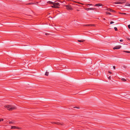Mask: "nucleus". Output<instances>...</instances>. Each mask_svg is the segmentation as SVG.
Returning a JSON list of instances; mask_svg holds the SVG:
<instances>
[{
  "mask_svg": "<svg viewBox=\"0 0 130 130\" xmlns=\"http://www.w3.org/2000/svg\"><path fill=\"white\" fill-rule=\"evenodd\" d=\"M4 107L7 108L8 110L12 111L14 109H16V107L15 106L11 105H5Z\"/></svg>",
  "mask_w": 130,
  "mask_h": 130,
  "instance_id": "f257e3e1",
  "label": "nucleus"
},
{
  "mask_svg": "<svg viewBox=\"0 0 130 130\" xmlns=\"http://www.w3.org/2000/svg\"><path fill=\"white\" fill-rule=\"evenodd\" d=\"M82 5H83V6H82V7H83L85 9V8H87L89 7L90 6L92 5L91 4H84L82 3Z\"/></svg>",
  "mask_w": 130,
  "mask_h": 130,
  "instance_id": "f03ea898",
  "label": "nucleus"
},
{
  "mask_svg": "<svg viewBox=\"0 0 130 130\" xmlns=\"http://www.w3.org/2000/svg\"><path fill=\"white\" fill-rule=\"evenodd\" d=\"M125 2V0H120L119 2L114 3L116 4H122Z\"/></svg>",
  "mask_w": 130,
  "mask_h": 130,
  "instance_id": "7ed1b4c3",
  "label": "nucleus"
},
{
  "mask_svg": "<svg viewBox=\"0 0 130 130\" xmlns=\"http://www.w3.org/2000/svg\"><path fill=\"white\" fill-rule=\"evenodd\" d=\"M65 6L66 7V9L69 10H72L73 9L70 6H68V5H65Z\"/></svg>",
  "mask_w": 130,
  "mask_h": 130,
  "instance_id": "20e7f679",
  "label": "nucleus"
},
{
  "mask_svg": "<svg viewBox=\"0 0 130 130\" xmlns=\"http://www.w3.org/2000/svg\"><path fill=\"white\" fill-rule=\"evenodd\" d=\"M11 129H21V127H17L15 126H12Z\"/></svg>",
  "mask_w": 130,
  "mask_h": 130,
  "instance_id": "39448f33",
  "label": "nucleus"
},
{
  "mask_svg": "<svg viewBox=\"0 0 130 130\" xmlns=\"http://www.w3.org/2000/svg\"><path fill=\"white\" fill-rule=\"evenodd\" d=\"M56 7H57L58 8H59V6H60V4L58 3L54 2V4Z\"/></svg>",
  "mask_w": 130,
  "mask_h": 130,
  "instance_id": "423d86ee",
  "label": "nucleus"
},
{
  "mask_svg": "<svg viewBox=\"0 0 130 130\" xmlns=\"http://www.w3.org/2000/svg\"><path fill=\"white\" fill-rule=\"evenodd\" d=\"M121 47V46L120 45H117L115 46L113 48L114 50L118 49H120Z\"/></svg>",
  "mask_w": 130,
  "mask_h": 130,
  "instance_id": "0eeeda50",
  "label": "nucleus"
},
{
  "mask_svg": "<svg viewBox=\"0 0 130 130\" xmlns=\"http://www.w3.org/2000/svg\"><path fill=\"white\" fill-rule=\"evenodd\" d=\"M85 10H87V11L89 10H93L95 9V8H85L84 9Z\"/></svg>",
  "mask_w": 130,
  "mask_h": 130,
  "instance_id": "6e6552de",
  "label": "nucleus"
},
{
  "mask_svg": "<svg viewBox=\"0 0 130 130\" xmlns=\"http://www.w3.org/2000/svg\"><path fill=\"white\" fill-rule=\"evenodd\" d=\"M54 123L55 124H57L58 125H63V124L62 123H61L60 122H54L52 123Z\"/></svg>",
  "mask_w": 130,
  "mask_h": 130,
  "instance_id": "1a4fd4ad",
  "label": "nucleus"
},
{
  "mask_svg": "<svg viewBox=\"0 0 130 130\" xmlns=\"http://www.w3.org/2000/svg\"><path fill=\"white\" fill-rule=\"evenodd\" d=\"M107 10L109 11L112 12H116L115 10L110 9H108Z\"/></svg>",
  "mask_w": 130,
  "mask_h": 130,
  "instance_id": "9d476101",
  "label": "nucleus"
},
{
  "mask_svg": "<svg viewBox=\"0 0 130 130\" xmlns=\"http://www.w3.org/2000/svg\"><path fill=\"white\" fill-rule=\"evenodd\" d=\"M102 6V4H96L94 5L95 6Z\"/></svg>",
  "mask_w": 130,
  "mask_h": 130,
  "instance_id": "9b49d317",
  "label": "nucleus"
},
{
  "mask_svg": "<svg viewBox=\"0 0 130 130\" xmlns=\"http://www.w3.org/2000/svg\"><path fill=\"white\" fill-rule=\"evenodd\" d=\"M47 3L48 4L51 5L53 4H54V2H52L51 1H48L47 2Z\"/></svg>",
  "mask_w": 130,
  "mask_h": 130,
  "instance_id": "f8f14e48",
  "label": "nucleus"
},
{
  "mask_svg": "<svg viewBox=\"0 0 130 130\" xmlns=\"http://www.w3.org/2000/svg\"><path fill=\"white\" fill-rule=\"evenodd\" d=\"M34 4H35V3H34L31 2L30 3H28L26 4V5H29Z\"/></svg>",
  "mask_w": 130,
  "mask_h": 130,
  "instance_id": "ddd939ff",
  "label": "nucleus"
},
{
  "mask_svg": "<svg viewBox=\"0 0 130 130\" xmlns=\"http://www.w3.org/2000/svg\"><path fill=\"white\" fill-rule=\"evenodd\" d=\"M52 5H53L51 6V7H52L54 8H58L57 7L55 6V5H54V4Z\"/></svg>",
  "mask_w": 130,
  "mask_h": 130,
  "instance_id": "4468645a",
  "label": "nucleus"
},
{
  "mask_svg": "<svg viewBox=\"0 0 130 130\" xmlns=\"http://www.w3.org/2000/svg\"><path fill=\"white\" fill-rule=\"evenodd\" d=\"M45 75L46 76H48V72H45Z\"/></svg>",
  "mask_w": 130,
  "mask_h": 130,
  "instance_id": "2eb2a0df",
  "label": "nucleus"
},
{
  "mask_svg": "<svg viewBox=\"0 0 130 130\" xmlns=\"http://www.w3.org/2000/svg\"><path fill=\"white\" fill-rule=\"evenodd\" d=\"M123 52H124L127 53H130V51H123Z\"/></svg>",
  "mask_w": 130,
  "mask_h": 130,
  "instance_id": "dca6fc26",
  "label": "nucleus"
},
{
  "mask_svg": "<svg viewBox=\"0 0 130 130\" xmlns=\"http://www.w3.org/2000/svg\"><path fill=\"white\" fill-rule=\"evenodd\" d=\"M106 14L109 15H110L111 14V13L110 12H106Z\"/></svg>",
  "mask_w": 130,
  "mask_h": 130,
  "instance_id": "f3484780",
  "label": "nucleus"
},
{
  "mask_svg": "<svg viewBox=\"0 0 130 130\" xmlns=\"http://www.w3.org/2000/svg\"><path fill=\"white\" fill-rule=\"evenodd\" d=\"M122 80L123 81H125L126 80V79H125L123 78H122Z\"/></svg>",
  "mask_w": 130,
  "mask_h": 130,
  "instance_id": "a211bd4d",
  "label": "nucleus"
},
{
  "mask_svg": "<svg viewBox=\"0 0 130 130\" xmlns=\"http://www.w3.org/2000/svg\"><path fill=\"white\" fill-rule=\"evenodd\" d=\"M126 5L127 6H130V4H129L128 3H127L126 4Z\"/></svg>",
  "mask_w": 130,
  "mask_h": 130,
  "instance_id": "6ab92c4d",
  "label": "nucleus"
},
{
  "mask_svg": "<svg viewBox=\"0 0 130 130\" xmlns=\"http://www.w3.org/2000/svg\"><path fill=\"white\" fill-rule=\"evenodd\" d=\"M13 123V122L12 121H10L9 122V124H12Z\"/></svg>",
  "mask_w": 130,
  "mask_h": 130,
  "instance_id": "aec40b11",
  "label": "nucleus"
},
{
  "mask_svg": "<svg viewBox=\"0 0 130 130\" xmlns=\"http://www.w3.org/2000/svg\"><path fill=\"white\" fill-rule=\"evenodd\" d=\"M114 28L115 31H117L118 30L117 28L116 27H115Z\"/></svg>",
  "mask_w": 130,
  "mask_h": 130,
  "instance_id": "412c9836",
  "label": "nucleus"
},
{
  "mask_svg": "<svg viewBox=\"0 0 130 130\" xmlns=\"http://www.w3.org/2000/svg\"><path fill=\"white\" fill-rule=\"evenodd\" d=\"M4 121V119H0V122L1 121Z\"/></svg>",
  "mask_w": 130,
  "mask_h": 130,
  "instance_id": "4be33fe9",
  "label": "nucleus"
},
{
  "mask_svg": "<svg viewBox=\"0 0 130 130\" xmlns=\"http://www.w3.org/2000/svg\"><path fill=\"white\" fill-rule=\"evenodd\" d=\"M114 23V22L113 21H111L110 22V24H112Z\"/></svg>",
  "mask_w": 130,
  "mask_h": 130,
  "instance_id": "5701e85b",
  "label": "nucleus"
},
{
  "mask_svg": "<svg viewBox=\"0 0 130 130\" xmlns=\"http://www.w3.org/2000/svg\"><path fill=\"white\" fill-rule=\"evenodd\" d=\"M90 25H83V26H90Z\"/></svg>",
  "mask_w": 130,
  "mask_h": 130,
  "instance_id": "b1692460",
  "label": "nucleus"
},
{
  "mask_svg": "<svg viewBox=\"0 0 130 130\" xmlns=\"http://www.w3.org/2000/svg\"><path fill=\"white\" fill-rule=\"evenodd\" d=\"M74 108H79V107H74Z\"/></svg>",
  "mask_w": 130,
  "mask_h": 130,
  "instance_id": "393cba45",
  "label": "nucleus"
},
{
  "mask_svg": "<svg viewBox=\"0 0 130 130\" xmlns=\"http://www.w3.org/2000/svg\"><path fill=\"white\" fill-rule=\"evenodd\" d=\"M128 28L130 29V25H129L128 26Z\"/></svg>",
  "mask_w": 130,
  "mask_h": 130,
  "instance_id": "a878e982",
  "label": "nucleus"
},
{
  "mask_svg": "<svg viewBox=\"0 0 130 130\" xmlns=\"http://www.w3.org/2000/svg\"><path fill=\"white\" fill-rule=\"evenodd\" d=\"M45 35H49V34L47 33H46L45 34Z\"/></svg>",
  "mask_w": 130,
  "mask_h": 130,
  "instance_id": "bb28decb",
  "label": "nucleus"
},
{
  "mask_svg": "<svg viewBox=\"0 0 130 130\" xmlns=\"http://www.w3.org/2000/svg\"><path fill=\"white\" fill-rule=\"evenodd\" d=\"M78 41L80 42H81V40H78Z\"/></svg>",
  "mask_w": 130,
  "mask_h": 130,
  "instance_id": "cd10ccee",
  "label": "nucleus"
},
{
  "mask_svg": "<svg viewBox=\"0 0 130 130\" xmlns=\"http://www.w3.org/2000/svg\"><path fill=\"white\" fill-rule=\"evenodd\" d=\"M123 40H120V41L121 42H123Z\"/></svg>",
  "mask_w": 130,
  "mask_h": 130,
  "instance_id": "c85d7f7f",
  "label": "nucleus"
},
{
  "mask_svg": "<svg viewBox=\"0 0 130 130\" xmlns=\"http://www.w3.org/2000/svg\"><path fill=\"white\" fill-rule=\"evenodd\" d=\"M108 73H110V74H111L112 73V72H111L110 71H108Z\"/></svg>",
  "mask_w": 130,
  "mask_h": 130,
  "instance_id": "c756f323",
  "label": "nucleus"
},
{
  "mask_svg": "<svg viewBox=\"0 0 130 130\" xmlns=\"http://www.w3.org/2000/svg\"><path fill=\"white\" fill-rule=\"evenodd\" d=\"M113 68L114 69H115V66H113Z\"/></svg>",
  "mask_w": 130,
  "mask_h": 130,
  "instance_id": "7c9ffc66",
  "label": "nucleus"
},
{
  "mask_svg": "<svg viewBox=\"0 0 130 130\" xmlns=\"http://www.w3.org/2000/svg\"><path fill=\"white\" fill-rule=\"evenodd\" d=\"M84 41V40H82V42H83Z\"/></svg>",
  "mask_w": 130,
  "mask_h": 130,
  "instance_id": "2f4dec72",
  "label": "nucleus"
},
{
  "mask_svg": "<svg viewBox=\"0 0 130 130\" xmlns=\"http://www.w3.org/2000/svg\"><path fill=\"white\" fill-rule=\"evenodd\" d=\"M122 14H125V13H123Z\"/></svg>",
  "mask_w": 130,
  "mask_h": 130,
  "instance_id": "473e14b6",
  "label": "nucleus"
},
{
  "mask_svg": "<svg viewBox=\"0 0 130 130\" xmlns=\"http://www.w3.org/2000/svg\"><path fill=\"white\" fill-rule=\"evenodd\" d=\"M77 11H79V10H77Z\"/></svg>",
  "mask_w": 130,
  "mask_h": 130,
  "instance_id": "72a5a7b5",
  "label": "nucleus"
},
{
  "mask_svg": "<svg viewBox=\"0 0 130 130\" xmlns=\"http://www.w3.org/2000/svg\"><path fill=\"white\" fill-rule=\"evenodd\" d=\"M103 19H104V20H105V19L104 18Z\"/></svg>",
  "mask_w": 130,
  "mask_h": 130,
  "instance_id": "f704fd0d",
  "label": "nucleus"
},
{
  "mask_svg": "<svg viewBox=\"0 0 130 130\" xmlns=\"http://www.w3.org/2000/svg\"><path fill=\"white\" fill-rule=\"evenodd\" d=\"M110 76L109 77V78H110Z\"/></svg>",
  "mask_w": 130,
  "mask_h": 130,
  "instance_id": "c9c22d12",
  "label": "nucleus"
},
{
  "mask_svg": "<svg viewBox=\"0 0 130 130\" xmlns=\"http://www.w3.org/2000/svg\"><path fill=\"white\" fill-rule=\"evenodd\" d=\"M110 76L109 77V78H110Z\"/></svg>",
  "mask_w": 130,
  "mask_h": 130,
  "instance_id": "e433bc0d",
  "label": "nucleus"
},
{
  "mask_svg": "<svg viewBox=\"0 0 130 130\" xmlns=\"http://www.w3.org/2000/svg\"><path fill=\"white\" fill-rule=\"evenodd\" d=\"M83 60H85L83 59Z\"/></svg>",
  "mask_w": 130,
  "mask_h": 130,
  "instance_id": "4c0bfd02",
  "label": "nucleus"
},
{
  "mask_svg": "<svg viewBox=\"0 0 130 130\" xmlns=\"http://www.w3.org/2000/svg\"><path fill=\"white\" fill-rule=\"evenodd\" d=\"M59 1H60V0H59V1H58V2H59Z\"/></svg>",
  "mask_w": 130,
  "mask_h": 130,
  "instance_id": "58836bf2",
  "label": "nucleus"
},
{
  "mask_svg": "<svg viewBox=\"0 0 130 130\" xmlns=\"http://www.w3.org/2000/svg\"><path fill=\"white\" fill-rule=\"evenodd\" d=\"M56 1H55V2H56Z\"/></svg>",
  "mask_w": 130,
  "mask_h": 130,
  "instance_id": "ea45409f",
  "label": "nucleus"
}]
</instances>
